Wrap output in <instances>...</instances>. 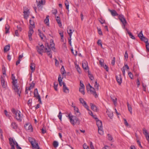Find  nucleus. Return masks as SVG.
<instances>
[{
  "label": "nucleus",
  "instance_id": "nucleus-48",
  "mask_svg": "<svg viewBox=\"0 0 149 149\" xmlns=\"http://www.w3.org/2000/svg\"><path fill=\"white\" fill-rule=\"evenodd\" d=\"M4 113L7 117H8L9 119H10L11 116L8 113L7 111L6 110H5L4 111Z\"/></svg>",
  "mask_w": 149,
  "mask_h": 149
},
{
  "label": "nucleus",
  "instance_id": "nucleus-24",
  "mask_svg": "<svg viewBox=\"0 0 149 149\" xmlns=\"http://www.w3.org/2000/svg\"><path fill=\"white\" fill-rule=\"evenodd\" d=\"M127 105L129 111L130 112V113H132V106L128 102H127Z\"/></svg>",
  "mask_w": 149,
  "mask_h": 149
},
{
  "label": "nucleus",
  "instance_id": "nucleus-15",
  "mask_svg": "<svg viewBox=\"0 0 149 149\" xmlns=\"http://www.w3.org/2000/svg\"><path fill=\"white\" fill-rule=\"evenodd\" d=\"M24 18L25 19H27L29 17V10L28 9H26V10H24Z\"/></svg>",
  "mask_w": 149,
  "mask_h": 149
},
{
  "label": "nucleus",
  "instance_id": "nucleus-42",
  "mask_svg": "<svg viewBox=\"0 0 149 149\" xmlns=\"http://www.w3.org/2000/svg\"><path fill=\"white\" fill-rule=\"evenodd\" d=\"M141 40L142 41H143L146 43V44H147V43H149L148 42V40L147 38H145V37H144L143 38H142Z\"/></svg>",
  "mask_w": 149,
  "mask_h": 149
},
{
  "label": "nucleus",
  "instance_id": "nucleus-29",
  "mask_svg": "<svg viewBox=\"0 0 149 149\" xmlns=\"http://www.w3.org/2000/svg\"><path fill=\"white\" fill-rule=\"evenodd\" d=\"M10 26L8 24H6L5 25L6 33H9Z\"/></svg>",
  "mask_w": 149,
  "mask_h": 149
},
{
  "label": "nucleus",
  "instance_id": "nucleus-11",
  "mask_svg": "<svg viewBox=\"0 0 149 149\" xmlns=\"http://www.w3.org/2000/svg\"><path fill=\"white\" fill-rule=\"evenodd\" d=\"M116 81L119 85H120L122 83V78L121 74L117 75L116 77Z\"/></svg>",
  "mask_w": 149,
  "mask_h": 149
},
{
  "label": "nucleus",
  "instance_id": "nucleus-40",
  "mask_svg": "<svg viewBox=\"0 0 149 149\" xmlns=\"http://www.w3.org/2000/svg\"><path fill=\"white\" fill-rule=\"evenodd\" d=\"M138 36L139 37V38L141 40L142 39V38H143L144 36H143V34L142 33V31H141L138 34Z\"/></svg>",
  "mask_w": 149,
  "mask_h": 149
},
{
  "label": "nucleus",
  "instance_id": "nucleus-36",
  "mask_svg": "<svg viewBox=\"0 0 149 149\" xmlns=\"http://www.w3.org/2000/svg\"><path fill=\"white\" fill-rule=\"evenodd\" d=\"M43 0H41V1H39L37 3V7L38 8L40 7L42 5H43Z\"/></svg>",
  "mask_w": 149,
  "mask_h": 149
},
{
  "label": "nucleus",
  "instance_id": "nucleus-56",
  "mask_svg": "<svg viewBox=\"0 0 149 149\" xmlns=\"http://www.w3.org/2000/svg\"><path fill=\"white\" fill-rule=\"evenodd\" d=\"M36 98L38 99V101L41 104H42V102L41 101V98L40 95H38V96H37V97H36Z\"/></svg>",
  "mask_w": 149,
  "mask_h": 149
},
{
  "label": "nucleus",
  "instance_id": "nucleus-3",
  "mask_svg": "<svg viewBox=\"0 0 149 149\" xmlns=\"http://www.w3.org/2000/svg\"><path fill=\"white\" fill-rule=\"evenodd\" d=\"M68 117L70 120V123L73 125L76 124L79 125L80 124V121L78 118L75 116L70 115V114L68 115Z\"/></svg>",
  "mask_w": 149,
  "mask_h": 149
},
{
  "label": "nucleus",
  "instance_id": "nucleus-54",
  "mask_svg": "<svg viewBox=\"0 0 149 149\" xmlns=\"http://www.w3.org/2000/svg\"><path fill=\"white\" fill-rule=\"evenodd\" d=\"M38 31L39 32V35L40 37L41 38V39H43V34L42 33H41L40 31V30H38Z\"/></svg>",
  "mask_w": 149,
  "mask_h": 149
},
{
  "label": "nucleus",
  "instance_id": "nucleus-21",
  "mask_svg": "<svg viewBox=\"0 0 149 149\" xmlns=\"http://www.w3.org/2000/svg\"><path fill=\"white\" fill-rule=\"evenodd\" d=\"M30 68L32 70V72L34 71L35 69V65L34 63H31L30 64Z\"/></svg>",
  "mask_w": 149,
  "mask_h": 149
},
{
  "label": "nucleus",
  "instance_id": "nucleus-2",
  "mask_svg": "<svg viewBox=\"0 0 149 149\" xmlns=\"http://www.w3.org/2000/svg\"><path fill=\"white\" fill-rule=\"evenodd\" d=\"M13 113L15 115V118L18 121L21 122L22 121V116H21L20 111L18 110H16L14 108L11 109Z\"/></svg>",
  "mask_w": 149,
  "mask_h": 149
},
{
  "label": "nucleus",
  "instance_id": "nucleus-25",
  "mask_svg": "<svg viewBox=\"0 0 149 149\" xmlns=\"http://www.w3.org/2000/svg\"><path fill=\"white\" fill-rule=\"evenodd\" d=\"M91 106V108L94 111H97V107L95 105L92 103L90 104Z\"/></svg>",
  "mask_w": 149,
  "mask_h": 149
},
{
  "label": "nucleus",
  "instance_id": "nucleus-20",
  "mask_svg": "<svg viewBox=\"0 0 149 149\" xmlns=\"http://www.w3.org/2000/svg\"><path fill=\"white\" fill-rule=\"evenodd\" d=\"M96 124L98 128L102 127V122L101 121L99 120H97L96 121Z\"/></svg>",
  "mask_w": 149,
  "mask_h": 149
},
{
  "label": "nucleus",
  "instance_id": "nucleus-30",
  "mask_svg": "<svg viewBox=\"0 0 149 149\" xmlns=\"http://www.w3.org/2000/svg\"><path fill=\"white\" fill-rule=\"evenodd\" d=\"M106 112L107 113L108 116L111 119H112L113 116V112H109L108 111H107Z\"/></svg>",
  "mask_w": 149,
  "mask_h": 149
},
{
  "label": "nucleus",
  "instance_id": "nucleus-12",
  "mask_svg": "<svg viewBox=\"0 0 149 149\" xmlns=\"http://www.w3.org/2000/svg\"><path fill=\"white\" fill-rule=\"evenodd\" d=\"M143 134L145 135L146 139L149 143V135L147 132V130L145 128H144L143 129Z\"/></svg>",
  "mask_w": 149,
  "mask_h": 149
},
{
  "label": "nucleus",
  "instance_id": "nucleus-37",
  "mask_svg": "<svg viewBox=\"0 0 149 149\" xmlns=\"http://www.w3.org/2000/svg\"><path fill=\"white\" fill-rule=\"evenodd\" d=\"M67 31L68 33L69 34V35L70 38H71V36L73 33L72 30L71 29H70L69 30H67Z\"/></svg>",
  "mask_w": 149,
  "mask_h": 149
},
{
  "label": "nucleus",
  "instance_id": "nucleus-64",
  "mask_svg": "<svg viewBox=\"0 0 149 149\" xmlns=\"http://www.w3.org/2000/svg\"><path fill=\"white\" fill-rule=\"evenodd\" d=\"M146 44V47L147 51L149 52V43Z\"/></svg>",
  "mask_w": 149,
  "mask_h": 149
},
{
  "label": "nucleus",
  "instance_id": "nucleus-63",
  "mask_svg": "<svg viewBox=\"0 0 149 149\" xmlns=\"http://www.w3.org/2000/svg\"><path fill=\"white\" fill-rule=\"evenodd\" d=\"M83 147L84 149H89V148L86 143H84L83 145Z\"/></svg>",
  "mask_w": 149,
  "mask_h": 149
},
{
  "label": "nucleus",
  "instance_id": "nucleus-62",
  "mask_svg": "<svg viewBox=\"0 0 149 149\" xmlns=\"http://www.w3.org/2000/svg\"><path fill=\"white\" fill-rule=\"evenodd\" d=\"M88 74H89V77L90 79H91V80H92L93 79H94V77H93V75L91 74H89V72H88Z\"/></svg>",
  "mask_w": 149,
  "mask_h": 149
},
{
  "label": "nucleus",
  "instance_id": "nucleus-50",
  "mask_svg": "<svg viewBox=\"0 0 149 149\" xmlns=\"http://www.w3.org/2000/svg\"><path fill=\"white\" fill-rule=\"evenodd\" d=\"M29 23L31 25L33 26L34 27H35L34 22L33 20L30 19L29 20Z\"/></svg>",
  "mask_w": 149,
  "mask_h": 149
},
{
  "label": "nucleus",
  "instance_id": "nucleus-31",
  "mask_svg": "<svg viewBox=\"0 0 149 149\" xmlns=\"http://www.w3.org/2000/svg\"><path fill=\"white\" fill-rule=\"evenodd\" d=\"M9 143L10 145L11 146V149H15V148L14 146V145L13 144V143L12 142V141L10 139V138H9Z\"/></svg>",
  "mask_w": 149,
  "mask_h": 149
},
{
  "label": "nucleus",
  "instance_id": "nucleus-43",
  "mask_svg": "<svg viewBox=\"0 0 149 149\" xmlns=\"http://www.w3.org/2000/svg\"><path fill=\"white\" fill-rule=\"evenodd\" d=\"M99 63L100 65L102 67L104 65V60L102 59H100L99 60Z\"/></svg>",
  "mask_w": 149,
  "mask_h": 149
},
{
  "label": "nucleus",
  "instance_id": "nucleus-38",
  "mask_svg": "<svg viewBox=\"0 0 149 149\" xmlns=\"http://www.w3.org/2000/svg\"><path fill=\"white\" fill-rule=\"evenodd\" d=\"M2 71L3 74L4 75H4L6 76V70L5 67L4 65L2 66Z\"/></svg>",
  "mask_w": 149,
  "mask_h": 149
},
{
  "label": "nucleus",
  "instance_id": "nucleus-57",
  "mask_svg": "<svg viewBox=\"0 0 149 149\" xmlns=\"http://www.w3.org/2000/svg\"><path fill=\"white\" fill-rule=\"evenodd\" d=\"M97 29V30H98V34L100 35H102V33L101 31V29L100 28H98Z\"/></svg>",
  "mask_w": 149,
  "mask_h": 149
},
{
  "label": "nucleus",
  "instance_id": "nucleus-52",
  "mask_svg": "<svg viewBox=\"0 0 149 149\" xmlns=\"http://www.w3.org/2000/svg\"><path fill=\"white\" fill-rule=\"evenodd\" d=\"M59 33L61 37V39H62L63 38V32L62 31H59Z\"/></svg>",
  "mask_w": 149,
  "mask_h": 149
},
{
  "label": "nucleus",
  "instance_id": "nucleus-35",
  "mask_svg": "<svg viewBox=\"0 0 149 149\" xmlns=\"http://www.w3.org/2000/svg\"><path fill=\"white\" fill-rule=\"evenodd\" d=\"M102 130V127H100L98 128V133L100 135H102L103 134V131Z\"/></svg>",
  "mask_w": 149,
  "mask_h": 149
},
{
  "label": "nucleus",
  "instance_id": "nucleus-27",
  "mask_svg": "<svg viewBox=\"0 0 149 149\" xmlns=\"http://www.w3.org/2000/svg\"><path fill=\"white\" fill-rule=\"evenodd\" d=\"M111 100L113 102L114 104L116 105L117 104V98L114 96L111 97Z\"/></svg>",
  "mask_w": 149,
  "mask_h": 149
},
{
  "label": "nucleus",
  "instance_id": "nucleus-59",
  "mask_svg": "<svg viewBox=\"0 0 149 149\" xmlns=\"http://www.w3.org/2000/svg\"><path fill=\"white\" fill-rule=\"evenodd\" d=\"M108 139L109 140H110V141H112V140L113 139V138L111 135H110V134H108Z\"/></svg>",
  "mask_w": 149,
  "mask_h": 149
},
{
  "label": "nucleus",
  "instance_id": "nucleus-8",
  "mask_svg": "<svg viewBox=\"0 0 149 149\" xmlns=\"http://www.w3.org/2000/svg\"><path fill=\"white\" fill-rule=\"evenodd\" d=\"M79 100L80 102V103H81L87 110H89L88 106L84 100L82 98H80L79 99Z\"/></svg>",
  "mask_w": 149,
  "mask_h": 149
},
{
  "label": "nucleus",
  "instance_id": "nucleus-13",
  "mask_svg": "<svg viewBox=\"0 0 149 149\" xmlns=\"http://www.w3.org/2000/svg\"><path fill=\"white\" fill-rule=\"evenodd\" d=\"M1 84L3 88H5L7 86V84L5 82V81L3 77L1 76Z\"/></svg>",
  "mask_w": 149,
  "mask_h": 149
},
{
  "label": "nucleus",
  "instance_id": "nucleus-28",
  "mask_svg": "<svg viewBox=\"0 0 149 149\" xmlns=\"http://www.w3.org/2000/svg\"><path fill=\"white\" fill-rule=\"evenodd\" d=\"M10 45H8L4 47V52H6L8 51L10 48Z\"/></svg>",
  "mask_w": 149,
  "mask_h": 149
},
{
  "label": "nucleus",
  "instance_id": "nucleus-39",
  "mask_svg": "<svg viewBox=\"0 0 149 149\" xmlns=\"http://www.w3.org/2000/svg\"><path fill=\"white\" fill-rule=\"evenodd\" d=\"M75 68L77 69V70L78 72L79 73H81V70L80 68L79 67V65H78L76 64Z\"/></svg>",
  "mask_w": 149,
  "mask_h": 149
},
{
  "label": "nucleus",
  "instance_id": "nucleus-9",
  "mask_svg": "<svg viewBox=\"0 0 149 149\" xmlns=\"http://www.w3.org/2000/svg\"><path fill=\"white\" fill-rule=\"evenodd\" d=\"M89 86L90 87V92L93 94L95 96V97L96 98L98 97L97 93L95 91V89L94 88L92 87L90 84H89Z\"/></svg>",
  "mask_w": 149,
  "mask_h": 149
},
{
  "label": "nucleus",
  "instance_id": "nucleus-16",
  "mask_svg": "<svg viewBox=\"0 0 149 149\" xmlns=\"http://www.w3.org/2000/svg\"><path fill=\"white\" fill-rule=\"evenodd\" d=\"M10 139L11 140V141H12L14 144L16 145L17 149H22L18 145L17 142L14 140L13 138H10Z\"/></svg>",
  "mask_w": 149,
  "mask_h": 149
},
{
  "label": "nucleus",
  "instance_id": "nucleus-14",
  "mask_svg": "<svg viewBox=\"0 0 149 149\" xmlns=\"http://www.w3.org/2000/svg\"><path fill=\"white\" fill-rule=\"evenodd\" d=\"M15 91L17 93V94L18 95L19 97L20 96L21 91L20 90L19 88L17 86H15V87H13Z\"/></svg>",
  "mask_w": 149,
  "mask_h": 149
},
{
  "label": "nucleus",
  "instance_id": "nucleus-53",
  "mask_svg": "<svg viewBox=\"0 0 149 149\" xmlns=\"http://www.w3.org/2000/svg\"><path fill=\"white\" fill-rule=\"evenodd\" d=\"M61 73L62 74H64L65 73V70L63 66H62L61 68Z\"/></svg>",
  "mask_w": 149,
  "mask_h": 149
},
{
  "label": "nucleus",
  "instance_id": "nucleus-46",
  "mask_svg": "<svg viewBox=\"0 0 149 149\" xmlns=\"http://www.w3.org/2000/svg\"><path fill=\"white\" fill-rule=\"evenodd\" d=\"M34 31L33 29V28L31 27H29V30L28 32V34H32L33 33Z\"/></svg>",
  "mask_w": 149,
  "mask_h": 149
},
{
  "label": "nucleus",
  "instance_id": "nucleus-22",
  "mask_svg": "<svg viewBox=\"0 0 149 149\" xmlns=\"http://www.w3.org/2000/svg\"><path fill=\"white\" fill-rule=\"evenodd\" d=\"M56 19L58 24L59 25V26H61L62 24L61 21L60 17L58 16L56 17Z\"/></svg>",
  "mask_w": 149,
  "mask_h": 149
},
{
  "label": "nucleus",
  "instance_id": "nucleus-60",
  "mask_svg": "<svg viewBox=\"0 0 149 149\" xmlns=\"http://www.w3.org/2000/svg\"><path fill=\"white\" fill-rule=\"evenodd\" d=\"M115 57H113L112 60L111 61V63L112 65H114L115 64Z\"/></svg>",
  "mask_w": 149,
  "mask_h": 149
},
{
  "label": "nucleus",
  "instance_id": "nucleus-6",
  "mask_svg": "<svg viewBox=\"0 0 149 149\" xmlns=\"http://www.w3.org/2000/svg\"><path fill=\"white\" fill-rule=\"evenodd\" d=\"M25 129L29 132H32L33 129L32 125L29 123H27L24 125Z\"/></svg>",
  "mask_w": 149,
  "mask_h": 149
},
{
  "label": "nucleus",
  "instance_id": "nucleus-5",
  "mask_svg": "<svg viewBox=\"0 0 149 149\" xmlns=\"http://www.w3.org/2000/svg\"><path fill=\"white\" fill-rule=\"evenodd\" d=\"M44 48V46L42 44L40 46H37L36 47V49L38 52L40 54L41 56L42 55V53L43 52V49Z\"/></svg>",
  "mask_w": 149,
  "mask_h": 149
},
{
  "label": "nucleus",
  "instance_id": "nucleus-33",
  "mask_svg": "<svg viewBox=\"0 0 149 149\" xmlns=\"http://www.w3.org/2000/svg\"><path fill=\"white\" fill-rule=\"evenodd\" d=\"M35 86V84L33 81L32 83L30 84V86L28 88V90H31V89L33 88Z\"/></svg>",
  "mask_w": 149,
  "mask_h": 149
},
{
  "label": "nucleus",
  "instance_id": "nucleus-17",
  "mask_svg": "<svg viewBox=\"0 0 149 149\" xmlns=\"http://www.w3.org/2000/svg\"><path fill=\"white\" fill-rule=\"evenodd\" d=\"M109 11L110 12L111 15H112V16H117L118 15V14L116 12L115 10H111L110 9H109Z\"/></svg>",
  "mask_w": 149,
  "mask_h": 149
},
{
  "label": "nucleus",
  "instance_id": "nucleus-47",
  "mask_svg": "<svg viewBox=\"0 0 149 149\" xmlns=\"http://www.w3.org/2000/svg\"><path fill=\"white\" fill-rule=\"evenodd\" d=\"M53 146L55 148H56L58 147V142L56 141H54L53 142Z\"/></svg>",
  "mask_w": 149,
  "mask_h": 149
},
{
  "label": "nucleus",
  "instance_id": "nucleus-32",
  "mask_svg": "<svg viewBox=\"0 0 149 149\" xmlns=\"http://www.w3.org/2000/svg\"><path fill=\"white\" fill-rule=\"evenodd\" d=\"M65 4L66 6V9L68 10V11H69V4L68 2V0H65Z\"/></svg>",
  "mask_w": 149,
  "mask_h": 149
},
{
  "label": "nucleus",
  "instance_id": "nucleus-55",
  "mask_svg": "<svg viewBox=\"0 0 149 149\" xmlns=\"http://www.w3.org/2000/svg\"><path fill=\"white\" fill-rule=\"evenodd\" d=\"M99 84L97 83V81H96L95 82V84L94 85V86L95 88L97 89V90H98L99 89Z\"/></svg>",
  "mask_w": 149,
  "mask_h": 149
},
{
  "label": "nucleus",
  "instance_id": "nucleus-23",
  "mask_svg": "<svg viewBox=\"0 0 149 149\" xmlns=\"http://www.w3.org/2000/svg\"><path fill=\"white\" fill-rule=\"evenodd\" d=\"M126 30L127 32V33L130 36V37L133 39H135V38L133 35H132V33L130 32L127 28H126Z\"/></svg>",
  "mask_w": 149,
  "mask_h": 149
},
{
  "label": "nucleus",
  "instance_id": "nucleus-7",
  "mask_svg": "<svg viewBox=\"0 0 149 149\" xmlns=\"http://www.w3.org/2000/svg\"><path fill=\"white\" fill-rule=\"evenodd\" d=\"M30 139H31V138H29V141L31 143L32 146L33 147L37 148V149H40V148L39 146L38 143L35 142V141H30Z\"/></svg>",
  "mask_w": 149,
  "mask_h": 149
},
{
  "label": "nucleus",
  "instance_id": "nucleus-44",
  "mask_svg": "<svg viewBox=\"0 0 149 149\" xmlns=\"http://www.w3.org/2000/svg\"><path fill=\"white\" fill-rule=\"evenodd\" d=\"M74 110L75 112H76L78 113V116H79L80 115V113L79 112V109L77 107H76L75 108H74Z\"/></svg>",
  "mask_w": 149,
  "mask_h": 149
},
{
  "label": "nucleus",
  "instance_id": "nucleus-18",
  "mask_svg": "<svg viewBox=\"0 0 149 149\" xmlns=\"http://www.w3.org/2000/svg\"><path fill=\"white\" fill-rule=\"evenodd\" d=\"M10 126L13 129H16L18 127L17 125L14 122L11 123Z\"/></svg>",
  "mask_w": 149,
  "mask_h": 149
},
{
  "label": "nucleus",
  "instance_id": "nucleus-19",
  "mask_svg": "<svg viewBox=\"0 0 149 149\" xmlns=\"http://www.w3.org/2000/svg\"><path fill=\"white\" fill-rule=\"evenodd\" d=\"M63 90L64 93H68L69 92V89L66 86L65 83H63Z\"/></svg>",
  "mask_w": 149,
  "mask_h": 149
},
{
  "label": "nucleus",
  "instance_id": "nucleus-51",
  "mask_svg": "<svg viewBox=\"0 0 149 149\" xmlns=\"http://www.w3.org/2000/svg\"><path fill=\"white\" fill-rule=\"evenodd\" d=\"M58 117L59 118V119L60 120H61L62 114L60 111H59L58 115Z\"/></svg>",
  "mask_w": 149,
  "mask_h": 149
},
{
  "label": "nucleus",
  "instance_id": "nucleus-4",
  "mask_svg": "<svg viewBox=\"0 0 149 149\" xmlns=\"http://www.w3.org/2000/svg\"><path fill=\"white\" fill-rule=\"evenodd\" d=\"M118 17L119 19L123 24L122 26L123 28L125 29V26L127 24V22L124 16L122 15H119Z\"/></svg>",
  "mask_w": 149,
  "mask_h": 149
},
{
  "label": "nucleus",
  "instance_id": "nucleus-26",
  "mask_svg": "<svg viewBox=\"0 0 149 149\" xmlns=\"http://www.w3.org/2000/svg\"><path fill=\"white\" fill-rule=\"evenodd\" d=\"M49 15H47L46 17V19L44 20V22L45 24L47 26H49Z\"/></svg>",
  "mask_w": 149,
  "mask_h": 149
},
{
  "label": "nucleus",
  "instance_id": "nucleus-45",
  "mask_svg": "<svg viewBox=\"0 0 149 149\" xmlns=\"http://www.w3.org/2000/svg\"><path fill=\"white\" fill-rule=\"evenodd\" d=\"M58 83L57 82H55L54 83V88L56 91H57V86Z\"/></svg>",
  "mask_w": 149,
  "mask_h": 149
},
{
  "label": "nucleus",
  "instance_id": "nucleus-1",
  "mask_svg": "<svg viewBox=\"0 0 149 149\" xmlns=\"http://www.w3.org/2000/svg\"><path fill=\"white\" fill-rule=\"evenodd\" d=\"M50 46L48 44H47L45 45V49L46 50V52L47 53V54L48 56L52 58V54L51 53V49H52L54 51L55 49V48L54 47V44L53 43L54 41L53 40L51 39L50 40Z\"/></svg>",
  "mask_w": 149,
  "mask_h": 149
},
{
  "label": "nucleus",
  "instance_id": "nucleus-49",
  "mask_svg": "<svg viewBox=\"0 0 149 149\" xmlns=\"http://www.w3.org/2000/svg\"><path fill=\"white\" fill-rule=\"evenodd\" d=\"M12 84L13 85V87H15V86H17V85L16 84L17 83V79H15V80H13L12 81Z\"/></svg>",
  "mask_w": 149,
  "mask_h": 149
},
{
  "label": "nucleus",
  "instance_id": "nucleus-34",
  "mask_svg": "<svg viewBox=\"0 0 149 149\" xmlns=\"http://www.w3.org/2000/svg\"><path fill=\"white\" fill-rule=\"evenodd\" d=\"M84 90V87H80L79 89V91L81 93H82L83 95H84L85 94V92Z\"/></svg>",
  "mask_w": 149,
  "mask_h": 149
},
{
  "label": "nucleus",
  "instance_id": "nucleus-58",
  "mask_svg": "<svg viewBox=\"0 0 149 149\" xmlns=\"http://www.w3.org/2000/svg\"><path fill=\"white\" fill-rule=\"evenodd\" d=\"M121 70L123 72V75L124 76H125V67H123L122 68H121Z\"/></svg>",
  "mask_w": 149,
  "mask_h": 149
},
{
  "label": "nucleus",
  "instance_id": "nucleus-41",
  "mask_svg": "<svg viewBox=\"0 0 149 149\" xmlns=\"http://www.w3.org/2000/svg\"><path fill=\"white\" fill-rule=\"evenodd\" d=\"M34 97H37L38 95V90L37 88H36L34 91Z\"/></svg>",
  "mask_w": 149,
  "mask_h": 149
},
{
  "label": "nucleus",
  "instance_id": "nucleus-61",
  "mask_svg": "<svg viewBox=\"0 0 149 149\" xmlns=\"http://www.w3.org/2000/svg\"><path fill=\"white\" fill-rule=\"evenodd\" d=\"M128 74L130 78H131V79H133V76L131 72H129L128 73Z\"/></svg>",
  "mask_w": 149,
  "mask_h": 149
},
{
  "label": "nucleus",
  "instance_id": "nucleus-10",
  "mask_svg": "<svg viewBox=\"0 0 149 149\" xmlns=\"http://www.w3.org/2000/svg\"><path fill=\"white\" fill-rule=\"evenodd\" d=\"M82 66L84 70H87L88 69L87 62L86 61H84L82 62Z\"/></svg>",
  "mask_w": 149,
  "mask_h": 149
}]
</instances>
